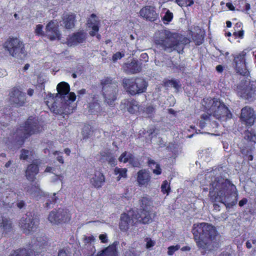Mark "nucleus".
<instances>
[{
  "label": "nucleus",
  "mask_w": 256,
  "mask_h": 256,
  "mask_svg": "<svg viewBox=\"0 0 256 256\" xmlns=\"http://www.w3.org/2000/svg\"><path fill=\"white\" fill-rule=\"evenodd\" d=\"M106 161H108V164L112 166H115L116 164V158L113 156H112V154L108 158Z\"/></svg>",
  "instance_id": "56"
},
{
  "label": "nucleus",
  "mask_w": 256,
  "mask_h": 256,
  "mask_svg": "<svg viewBox=\"0 0 256 256\" xmlns=\"http://www.w3.org/2000/svg\"><path fill=\"white\" fill-rule=\"evenodd\" d=\"M248 202V199L246 198H244L242 199L238 202V205L242 207L246 204Z\"/></svg>",
  "instance_id": "59"
},
{
  "label": "nucleus",
  "mask_w": 256,
  "mask_h": 256,
  "mask_svg": "<svg viewBox=\"0 0 256 256\" xmlns=\"http://www.w3.org/2000/svg\"><path fill=\"white\" fill-rule=\"evenodd\" d=\"M99 238L102 243H106L108 242V238L106 234H100L99 236Z\"/></svg>",
  "instance_id": "58"
},
{
  "label": "nucleus",
  "mask_w": 256,
  "mask_h": 256,
  "mask_svg": "<svg viewBox=\"0 0 256 256\" xmlns=\"http://www.w3.org/2000/svg\"><path fill=\"white\" fill-rule=\"evenodd\" d=\"M244 34V31L243 30H240L238 32H234L233 33V35L236 37H238L242 38Z\"/></svg>",
  "instance_id": "57"
},
{
  "label": "nucleus",
  "mask_w": 256,
  "mask_h": 256,
  "mask_svg": "<svg viewBox=\"0 0 256 256\" xmlns=\"http://www.w3.org/2000/svg\"><path fill=\"white\" fill-rule=\"evenodd\" d=\"M170 191V184L166 180H164L161 186V192L164 194H168Z\"/></svg>",
  "instance_id": "40"
},
{
  "label": "nucleus",
  "mask_w": 256,
  "mask_h": 256,
  "mask_svg": "<svg viewBox=\"0 0 256 256\" xmlns=\"http://www.w3.org/2000/svg\"><path fill=\"white\" fill-rule=\"evenodd\" d=\"M124 56V53L118 52L113 54L112 56V60L114 62H116L117 60L121 59Z\"/></svg>",
  "instance_id": "50"
},
{
  "label": "nucleus",
  "mask_w": 256,
  "mask_h": 256,
  "mask_svg": "<svg viewBox=\"0 0 256 256\" xmlns=\"http://www.w3.org/2000/svg\"><path fill=\"white\" fill-rule=\"evenodd\" d=\"M173 14L168 10L165 14L164 18H162L163 20L167 22H170L173 18Z\"/></svg>",
  "instance_id": "45"
},
{
  "label": "nucleus",
  "mask_w": 256,
  "mask_h": 256,
  "mask_svg": "<svg viewBox=\"0 0 256 256\" xmlns=\"http://www.w3.org/2000/svg\"><path fill=\"white\" fill-rule=\"evenodd\" d=\"M26 205V204L24 200H20L16 204L17 206L21 209L24 208Z\"/></svg>",
  "instance_id": "61"
},
{
  "label": "nucleus",
  "mask_w": 256,
  "mask_h": 256,
  "mask_svg": "<svg viewBox=\"0 0 256 256\" xmlns=\"http://www.w3.org/2000/svg\"><path fill=\"white\" fill-rule=\"evenodd\" d=\"M21 154L20 156V160H26L28 158L29 150L22 148L20 150Z\"/></svg>",
  "instance_id": "46"
},
{
  "label": "nucleus",
  "mask_w": 256,
  "mask_h": 256,
  "mask_svg": "<svg viewBox=\"0 0 256 256\" xmlns=\"http://www.w3.org/2000/svg\"><path fill=\"white\" fill-rule=\"evenodd\" d=\"M240 118L242 123L246 127L252 126L254 124L256 118L254 110L248 106L243 108L241 110Z\"/></svg>",
  "instance_id": "16"
},
{
  "label": "nucleus",
  "mask_w": 256,
  "mask_h": 256,
  "mask_svg": "<svg viewBox=\"0 0 256 256\" xmlns=\"http://www.w3.org/2000/svg\"><path fill=\"white\" fill-rule=\"evenodd\" d=\"M193 40L196 45L200 46L204 42V36L202 35L196 33L193 36Z\"/></svg>",
  "instance_id": "41"
},
{
  "label": "nucleus",
  "mask_w": 256,
  "mask_h": 256,
  "mask_svg": "<svg viewBox=\"0 0 256 256\" xmlns=\"http://www.w3.org/2000/svg\"><path fill=\"white\" fill-rule=\"evenodd\" d=\"M124 68L128 74H135L140 72L142 67L141 64L138 60H132L130 62L125 64Z\"/></svg>",
  "instance_id": "24"
},
{
  "label": "nucleus",
  "mask_w": 256,
  "mask_h": 256,
  "mask_svg": "<svg viewBox=\"0 0 256 256\" xmlns=\"http://www.w3.org/2000/svg\"><path fill=\"white\" fill-rule=\"evenodd\" d=\"M216 70L220 73H222L224 70V66L222 65L219 64L216 66Z\"/></svg>",
  "instance_id": "64"
},
{
  "label": "nucleus",
  "mask_w": 256,
  "mask_h": 256,
  "mask_svg": "<svg viewBox=\"0 0 256 256\" xmlns=\"http://www.w3.org/2000/svg\"><path fill=\"white\" fill-rule=\"evenodd\" d=\"M56 96L51 93L48 94L44 98V102L50 111L56 114H59L62 112L61 108L57 106L56 102Z\"/></svg>",
  "instance_id": "22"
},
{
  "label": "nucleus",
  "mask_w": 256,
  "mask_h": 256,
  "mask_svg": "<svg viewBox=\"0 0 256 256\" xmlns=\"http://www.w3.org/2000/svg\"><path fill=\"white\" fill-rule=\"evenodd\" d=\"M3 47L13 57L26 55L24 44L17 38L10 36L3 44Z\"/></svg>",
  "instance_id": "9"
},
{
  "label": "nucleus",
  "mask_w": 256,
  "mask_h": 256,
  "mask_svg": "<svg viewBox=\"0 0 256 256\" xmlns=\"http://www.w3.org/2000/svg\"><path fill=\"white\" fill-rule=\"evenodd\" d=\"M151 179V174L148 170L142 169L138 172L136 182L139 186L146 188L150 185Z\"/></svg>",
  "instance_id": "20"
},
{
  "label": "nucleus",
  "mask_w": 256,
  "mask_h": 256,
  "mask_svg": "<svg viewBox=\"0 0 256 256\" xmlns=\"http://www.w3.org/2000/svg\"><path fill=\"white\" fill-rule=\"evenodd\" d=\"M138 204L140 208L134 211L132 214V218L136 220L134 224L138 222L146 224L151 222L150 212L153 205L152 198L146 195L140 198Z\"/></svg>",
  "instance_id": "4"
},
{
  "label": "nucleus",
  "mask_w": 256,
  "mask_h": 256,
  "mask_svg": "<svg viewBox=\"0 0 256 256\" xmlns=\"http://www.w3.org/2000/svg\"><path fill=\"white\" fill-rule=\"evenodd\" d=\"M208 197L213 203L214 210L220 211V206L216 202L224 204L226 208H231L237 203L238 192L236 186L230 180L216 177L210 184Z\"/></svg>",
  "instance_id": "1"
},
{
  "label": "nucleus",
  "mask_w": 256,
  "mask_h": 256,
  "mask_svg": "<svg viewBox=\"0 0 256 256\" xmlns=\"http://www.w3.org/2000/svg\"><path fill=\"white\" fill-rule=\"evenodd\" d=\"M66 98H68L67 100L70 102H74L76 99V95L74 92H70L66 95Z\"/></svg>",
  "instance_id": "51"
},
{
  "label": "nucleus",
  "mask_w": 256,
  "mask_h": 256,
  "mask_svg": "<svg viewBox=\"0 0 256 256\" xmlns=\"http://www.w3.org/2000/svg\"><path fill=\"white\" fill-rule=\"evenodd\" d=\"M9 96L10 102L16 107L22 106L26 103V94L17 87L14 86L10 90Z\"/></svg>",
  "instance_id": "14"
},
{
  "label": "nucleus",
  "mask_w": 256,
  "mask_h": 256,
  "mask_svg": "<svg viewBox=\"0 0 256 256\" xmlns=\"http://www.w3.org/2000/svg\"><path fill=\"white\" fill-rule=\"evenodd\" d=\"M48 238L44 236L36 238V240H34V243L32 245V247H34V249H43L48 245Z\"/></svg>",
  "instance_id": "31"
},
{
  "label": "nucleus",
  "mask_w": 256,
  "mask_h": 256,
  "mask_svg": "<svg viewBox=\"0 0 256 256\" xmlns=\"http://www.w3.org/2000/svg\"><path fill=\"white\" fill-rule=\"evenodd\" d=\"M245 138L249 142L256 143V134L254 130H246L244 132Z\"/></svg>",
  "instance_id": "35"
},
{
  "label": "nucleus",
  "mask_w": 256,
  "mask_h": 256,
  "mask_svg": "<svg viewBox=\"0 0 256 256\" xmlns=\"http://www.w3.org/2000/svg\"><path fill=\"white\" fill-rule=\"evenodd\" d=\"M144 112L148 114H152L154 112V108L152 106H149L146 108Z\"/></svg>",
  "instance_id": "54"
},
{
  "label": "nucleus",
  "mask_w": 256,
  "mask_h": 256,
  "mask_svg": "<svg viewBox=\"0 0 256 256\" xmlns=\"http://www.w3.org/2000/svg\"><path fill=\"white\" fill-rule=\"evenodd\" d=\"M112 153L109 150H104L100 152V160L102 162L106 161L112 155Z\"/></svg>",
  "instance_id": "44"
},
{
  "label": "nucleus",
  "mask_w": 256,
  "mask_h": 256,
  "mask_svg": "<svg viewBox=\"0 0 256 256\" xmlns=\"http://www.w3.org/2000/svg\"><path fill=\"white\" fill-rule=\"evenodd\" d=\"M154 245V242L152 240L150 239L149 240H148L146 244V248H148L151 247H152Z\"/></svg>",
  "instance_id": "60"
},
{
  "label": "nucleus",
  "mask_w": 256,
  "mask_h": 256,
  "mask_svg": "<svg viewBox=\"0 0 256 256\" xmlns=\"http://www.w3.org/2000/svg\"><path fill=\"white\" fill-rule=\"evenodd\" d=\"M0 228L6 233L10 232L12 228V221L8 218L2 217V222H0Z\"/></svg>",
  "instance_id": "33"
},
{
  "label": "nucleus",
  "mask_w": 256,
  "mask_h": 256,
  "mask_svg": "<svg viewBox=\"0 0 256 256\" xmlns=\"http://www.w3.org/2000/svg\"><path fill=\"white\" fill-rule=\"evenodd\" d=\"M76 15L74 13L64 14L62 18L63 24L66 29L70 30L75 26Z\"/></svg>",
  "instance_id": "28"
},
{
  "label": "nucleus",
  "mask_w": 256,
  "mask_h": 256,
  "mask_svg": "<svg viewBox=\"0 0 256 256\" xmlns=\"http://www.w3.org/2000/svg\"><path fill=\"white\" fill-rule=\"evenodd\" d=\"M43 26L40 24H38L36 25V28L34 30V33L36 36H46V34L43 31Z\"/></svg>",
  "instance_id": "42"
},
{
  "label": "nucleus",
  "mask_w": 256,
  "mask_h": 256,
  "mask_svg": "<svg viewBox=\"0 0 256 256\" xmlns=\"http://www.w3.org/2000/svg\"><path fill=\"white\" fill-rule=\"evenodd\" d=\"M57 200V197L56 196V194H54L53 196L51 198L50 200H48L46 202V207L49 208L51 204H54L56 202Z\"/></svg>",
  "instance_id": "49"
},
{
  "label": "nucleus",
  "mask_w": 256,
  "mask_h": 256,
  "mask_svg": "<svg viewBox=\"0 0 256 256\" xmlns=\"http://www.w3.org/2000/svg\"><path fill=\"white\" fill-rule=\"evenodd\" d=\"M40 162L34 160L31 164L27 166L25 170V176L28 180L31 182L35 181L36 176L40 172Z\"/></svg>",
  "instance_id": "17"
},
{
  "label": "nucleus",
  "mask_w": 256,
  "mask_h": 256,
  "mask_svg": "<svg viewBox=\"0 0 256 256\" xmlns=\"http://www.w3.org/2000/svg\"><path fill=\"white\" fill-rule=\"evenodd\" d=\"M127 172L128 170L126 168L116 167L114 170V174L116 175L118 174V176L117 177V180L119 181L122 178H127Z\"/></svg>",
  "instance_id": "36"
},
{
  "label": "nucleus",
  "mask_w": 256,
  "mask_h": 256,
  "mask_svg": "<svg viewBox=\"0 0 256 256\" xmlns=\"http://www.w3.org/2000/svg\"><path fill=\"white\" fill-rule=\"evenodd\" d=\"M122 84L126 92L132 96L145 92L148 86V82L142 77L124 79Z\"/></svg>",
  "instance_id": "8"
},
{
  "label": "nucleus",
  "mask_w": 256,
  "mask_h": 256,
  "mask_svg": "<svg viewBox=\"0 0 256 256\" xmlns=\"http://www.w3.org/2000/svg\"><path fill=\"white\" fill-rule=\"evenodd\" d=\"M180 248V246L178 244L176 245V246H170L168 248V255H172L174 252L178 250Z\"/></svg>",
  "instance_id": "48"
},
{
  "label": "nucleus",
  "mask_w": 256,
  "mask_h": 256,
  "mask_svg": "<svg viewBox=\"0 0 256 256\" xmlns=\"http://www.w3.org/2000/svg\"><path fill=\"white\" fill-rule=\"evenodd\" d=\"M162 82L163 86L166 88L174 87L176 90H178L181 86L180 82L178 80L176 79H164Z\"/></svg>",
  "instance_id": "34"
},
{
  "label": "nucleus",
  "mask_w": 256,
  "mask_h": 256,
  "mask_svg": "<svg viewBox=\"0 0 256 256\" xmlns=\"http://www.w3.org/2000/svg\"><path fill=\"white\" fill-rule=\"evenodd\" d=\"M132 220L133 222H134V225H136L134 223L136 222V220L135 219H132V216L130 217L129 215L126 213H123L120 216V228L122 231L126 232L128 230L129 228V224L130 222V221Z\"/></svg>",
  "instance_id": "27"
},
{
  "label": "nucleus",
  "mask_w": 256,
  "mask_h": 256,
  "mask_svg": "<svg viewBox=\"0 0 256 256\" xmlns=\"http://www.w3.org/2000/svg\"><path fill=\"white\" fill-rule=\"evenodd\" d=\"M206 108L216 118L226 120L232 118V114L228 108L217 98H204Z\"/></svg>",
  "instance_id": "5"
},
{
  "label": "nucleus",
  "mask_w": 256,
  "mask_h": 256,
  "mask_svg": "<svg viewBox=\"0 0 256 256\" xmlns=\"http://www.w3.org/2000/svg\"><path fill=\"white\" fill-rule=\"evenodd\" d=\"M87 34L84 30H80L70 35L67 38L66 43L70 46H74L85 42Z\"/></svg>",
  "instance_id": "19"
},
{
  "label": "nucleus",
  "mask_w": 256,
  "mask_h": 256,
  "mask_svg": "<svg viewBox=\"0 0 256 256\" xmlns=\"http://www.w3.org/2000/svg\"><path fill=\"white\" fill-rule=\"evenodd\" d=\"M94 240L95 238L92 235L88 236H85L84 238V242L85 244H90L92 242H94Z\"/></svg>",
  "instance_id": "52"
},
{
  "label": "nucleus",
  "mask_w": 256,
  "mask_h": 256,
  "mask_svg": "<svg viewBox=\"0 0 256 256\" xmlns=\"http://www.w3.org/2000/svg\"><path fill=\"white\" fill-rule=\"evenodd\" d=\"M43 130V126L40 124L36 116H30L24 122L23 126H20L13 134L16 142L22 145L26 139L32 135L39 134Z\"/></svg>",
  "instance_id": "3"
},
{
  "label": "nucleus",
  "mask_w": 256,
  "mask_h": 256,
  "mask_svg": "<svg viewBox=\"0 0 256 256\" xmlns=\"http://www.w3.org/2000/svg\"><path fill=\"white\" fill-rule=\"evenodd\" d=\"M46 36L50 40H60L61 36L56 22L50 20L46 27Z\"/></svg>",
  "instance_id": "18"
},
{
  "label": "nucleus",
  "mask_w": 256,
  "mask_h": 256,
  "mask_svg": "<svg viewBox=\"0 0 256 256\" xmlns=\"http://www.w3.org/2000/svg\"><path fill=\"white\" fill-rule=\"evenodd\" d=\"M128 162L132 165L133 167H140V162L138 161V160L136 159L134 157L130 154H128Z\"/></svg>",
  "instance_id": "43"
},
{
  "label": "nucleus",
  "mask_w": 256,
  "mask_h": 256,
  "mask_svg": "<svg viewBox=\"0 0 256 256\" xmlns=\"http://www.w3.org/2000/svg\"><path fill=\"white\" fill-rule=\"evenodd\" d=\"M238 92L244 98L252 100L256 96V80L243 79L238 86Z\"/></svg>",
  "instance_id": "10"
},
{
  "label": "nucleus",
  "mask_w": 256,
  "mask_h": 256,
  "mask_svg": "<svg viewBox=\"0 0 256 256\" xmlns=\"http://www.w3.org/2000/svg\"><path fill=\"white\" fill-rule=\"evenodd\" d=\"M58 256H68V254L64 249H61L59 250Z\"/></svg>",
  "instance_id": "62"
},
{
  "label": "nucleus",
  "mask_w": 256,
  "mask_h": 256,
  "mask_svg": "<svg viewBox=\"0 0 256 256\" xmlns=\"http://www.w3.org/2000/svg\"><path fill=\"white\" fill-rule=\"evenodd\" d=\"M39 224V220L34 218L30 212L27 213L22 216L20 222L21 228L26 234L36 230Z\"/></svg>",
  "instance_id": "12"
},
{
  "label": "nucleus",
  "mask_w": 256,
  "mask_h": 256,
  "mask_svg": "<svg viewBox=\"0 0 256 256\" xmlns=\"http://www.w3.org/2000/svg\"><path fill=\"white\" fill-rule=\"evenodd\" d=\"M87 24L89 28L92 29L89 32L92 36H96V33L99 31L100 21L94 14H90V17L88 18Z\"/></svg>",
  "instance_id": "23"
},
{
  "label": "nucleus",
  "mask_w": 256,
  "mask_h": 256,
  "mask_svg": "<svg viewBox=\"0 0 256 256\" xmlns=\"http://www.w3.org/2000/svg\"><path fill=\"white\" fill-rule=\"evenodd\" d=\"M100 84L105 102L109 106H112L118 92L117 82L111 76H106L101 80Z\"/></svg>",
  "instance_id": "7"
},
{
  "label": "nucleus",
  "mask_w": 256,
  "mask_h": 256,
  "mask_svg": "<svg viewBox=\"0 0 256 256\" xmlns=\"http://www.w3.org/2000/svg\"><path fill=\"white\" fill-rule=\"evenodd\" d=\"M34 253V250H30L26 248H20L14 250L9 256H32Z\"/></svg>",
  "instance_id": "32"
},
{
  "label": "nucleus",
  "mask_w": 256,
  "mask_h": 256,
  "mask_svg": "<svg viewBox=\"0 0 256 256\" xmlns=\"http://www.w3.org/2000/svg\"><path fill=\"white\" fill-rule=\"evenodd\" d=\"M154 42L164 50L170 48L171 50H176L179 54L183 52L184 46L178 36L170 31H165L160 37L155 40Z\"/></svg>",
  "instance_id": "6"
},
{
  "label": "nucleus",
  "mask_w": 256,
  "mask_h": 256,
  "mask_svg": "<svg viewBox=\"0 0 256 256\" xmlns=\"http://www.w3.org/2000/svg\"><path fill=\"white\" fill-rule=\"evenodd\" d=\"M90 182L95 188H100L105 182V176L102 172L96 171L92 178L90 179Z\"/></svg>",
  "instance_id": "26"
},
{
  "label": "nucleus",
  "mask_w": 256,
  "mask_h": 256,
  "mask_svg": "<svg viewBox=\"0 0 256 256\" xmlns=\"http://www.w3.org/2000/svg\"><path fill=\"white\" fill-rule=\"evenodd\" d=\"M192 232L199 249L206 250L218 234L216 228L206 222L194 224Z\"/></svg>",
  "instance_id": "2"
},
{
  "label": "nucleus",
  "mask_w": 256,
  "mask_h": 256,
  "mask_svg": "<svg viewBox=\"0 0 256 256\" xmlns=\"http://www.w3.org/2000/svg\"><path fill=\"white\" fill-rule=\"evenodd\" d=\"M56 90L58 92L56 96L58 94L61 98H64L70 91V86L68 83L62 82L57 85Z\"/></svg>",
  "instance_id": "30"
},
{
  "label": "nucleus",
  "mask_w": 256,
  "mask_h": 256,
  "mask_svg": "<svg viewBox=\"0 0 256 256\" xmlns=\"http://www.w3.org/2000/svg\"><path fill=\"white\" fill-rule=\"evenodd\" d=\"M175 2L180 7L190 6L194 3L193 0H175Z\"/></svg>",
  "instance_id": "39"
},
{
  "label": "nucleus",
  "mask_w": 256,
  "mask_h": 256,
  "mask_svg": "<svg viewBox=\"0 0 256 256\" xmlns=\"http://www.w3.org/2000/svg\"><path fill=\"white\" fill-rule=\"evenodd\" d=\"M211 114H204L200 116V120L199 122V127L203 128L208 122H210Z\"/></svg>",
  "instance_id": "37"
},
{
  "label": "nucleus",
  "mask_w": 256,
  "mask_h": 256,
  "mask_svg": "<svg viewBox=\"0 0 256 256\" xmlns=\"http://www.w3.org/2000/svg\"><path fill=\"white\" fill-rule=\"evenodd\" d=\"M120 107L131 114H135L138 112L140 106L136 100L130 98L124 100L121 102Z\"/></svg>",
  "instance_id": "21"
},
{
  "label": "nucleus",
  "mask_w": 256,
  "mask_h": 256,
  "mask_svg": "<svg viewBox=\"0 0 256 256\" xmlns=\"http://www.w3.org/2000/svg\"><path fill=\"white\" fill-rule=\"evenodd\" d=\"M246 52L243 50L234 56V62L236 72L245 77L250 76V72L247 68L246 62Z\"/></svg>",
  "instance_id": "13"
},
{
  "label": "nucleus",
  "mask_w": 256,
  "mask_h": 256,
  "mask_svg": "<svg viewBox=\"0 0 256 256\" xmlns=\"http://www.w3.org/2000/svg\"><path fill=\"white\" fill-rule=\"evenodd\" d=\"M116 246L117 242H114L93 256H118Z\"/></svg>",
  "instance_id": "25"
},
{
  "label": "nucleus",
  "mask_w": 256,
  "mask_h": 256,
  "mask_svg": "<svg viewBox=\"0 0 256 256\" xmlns=\"http://www.w3.org/2000/svg\"><path fill=\"white\" fill-rule=\"evenodd\" d=\"M139 16L146 21L156 22L159 20V14L156 12V8L153 6H146L139 12Z\"/></svg>",
  "instance_id": "15"
},
{
  "label": "nucleus",
  "mask_w": 256,
  "mask_h": 256,
  "mask_svg": "<svg viewBox=\"0 0 256 256\" xmlns=\"http://www.w3.org/2000/svg\"><path fill=\"white\" fill-rule=\"evenodd\" d=\"M127 152H122L120 156L118 158V160L120 162H124V163H126L128 162L129 156H126Z\"/></svg>",
  "instance_id": "47"
},
{
  "label": "nucleus",
  "mask_w": 256,
  "mask_h": 256,
  "mask_svg": "<svg viewBox=\"0 0 256 256\" xmlns=\"http://www.w3.org/2000/svg\"><path fill=\"white\" fill-rule=\"evenodd\" d=\"M71 219L69 211L66 209L58 208L52 210L48 216V220L54 224H61L68 222Z\"/></svg>",
  "instance_id": "11"
},
{
  "label": "nucleus",
  "mask_w": 256,
  "mask_h": 256,
  "mask_svg": "<svg viewBox=\"0 0 256 256\" xmlns=\"http://www.w3.org/2000/svg\"><path fill=\"white\" fill-rule=\"evenodd\" d=\"M226 7L230 10H235V7L230 2H227L226 4Z\"/></svg>",
  "instance_id": "63"
},
{
  "label": "nucleus",
  "mask_w": 256,
  "mask_h": 256,
  "mask_svg": "<svg viewBox=\"0 0 256 256\" xmlns=\"http://www.w3.org/2000/svg\"><path fill=\"white\" fill-rule=\"evenodd\" d=\"M152 172L154 174L156 175H160L162 174V170L159 164H156V169L153 170Z\"/></svg>",
  "instance_id": "55"
},
{
  "label": "nucleus",
  "mask_w": 256,
  "mask_h": 256,
  "mask_svg": "<svg viewBox=\"0 0 256 256\" xmlns=\"http://www.w3.org/2000/svg\"><path fill=\"white\" fill-rule=\"evenodd\" d=\"M124 256H136V254L135 250L132 248L126 250L124 253Z\"/></svg>",
  "instance_id": "53"
},
{
  "label": "nucleus",
  "mask_w": 256,
  "mask_h": 256,
  "mask_svg": "<svg viewBox=\"0 0 256 256\" xmlns=\"http://www.w3.org/2000/svg\"><path fill=\"white\" fill-rule=\"evenodd\" d=\"M92 133V128L90 126L89 124L84 125L82 132L83 139L88 138Z\"/></svg>",
  "instance_id": "38"
},
{
  "label": "nucleus",
  "mask_w": 256,
  "mask_h": 256,
  "mask_svg": "<svg viewBox=\"0 0 256 256\" xmlns=\"http://www.w3.org/2000/svg\"><path fill=\"white\" fill-rule=\"evenodd\" d=\"M92 102L89 103V112L91 114H97L102 111V108L98 102V96L91 94Z\"/></svg>",
  "instance_id": "29"
}]
</instances>
